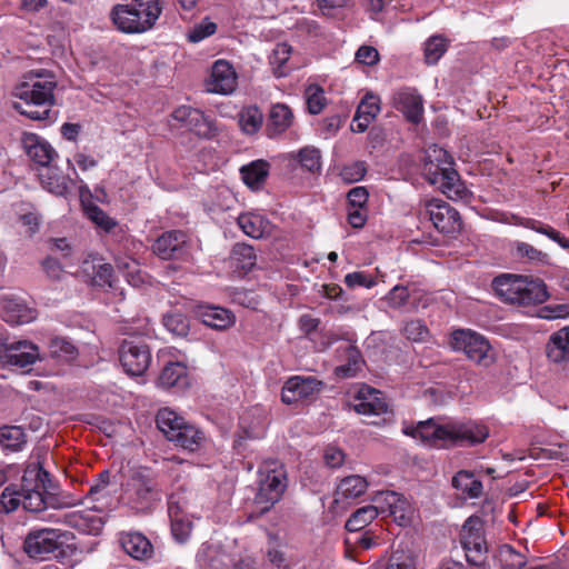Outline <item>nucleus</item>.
I'll return each instance as SVG.
<instances>
[{"label":"nucleus","mask_w":569,"mask_h":569,"mask_svg":"<svg viewBox=\"0 0 569 569\" xmlns=\"http://www.w3.org/2000/svg\"><path fill=\"white\" fill-rule=\"evenodd\" d=\"M56 489L49 472L39 462H31L23 471L20 486L9 485L4 488L0 497V508L7 513L16 511L20 506L29 512H41L48 507L61 509L79 503L71 496L57 497Z\"/></svg>","instance_id":"obj_1"},{"label":"nucleus","mask_w":569,"mask_h":569,"mask_svg":"<svg viewBox=\"0 0 569 569\" xmlns=\"http://www.w3.org/2000/svg\"><path fill=\"white\" fill-rule=\"evenodd\" d=\"M56 76L49 70H31L14 87L13 96L19 100L13 107L21 114L37 121H54Z\"/></svg>","instance_id":"obj_2"},{"label":"nucleus","mask_w":569,"mask_h":569,"mask_svg":"<svg viewBox=\"0 0 569 569\" xmlns=\"http://www.w3.org/2000/svg\"><path fill=\"white\" fill-rule=\"evenodd\" d=\"M403 433L436 447L449 445L473 446L483 442L489 436L488 428L477 422L438 423L433 418L420 421L417 426L405 427Z\"/></svg>","instance_id":"obj_3"},{"label":"nucleus","mask_w":569,"mask_h":569,"mask_svg":"<svg viewBox=\"0 0 569 569\" xmlns=\"http://www.w3.org/2000/svg\"><path fill=\"white\" fill-rule=\"evenodd\" d=\"M497 297L513 306H535L543 303L548 297L546 283L532 276L501 273L492 280Z\"/></svg>","instance_id":"obj_4"},{"label":"nucleus","mask_w":569,"mask_h":569,"mask_svg":"<svg viewBox=\"0 0 569 569\" xmlns=\"http://www.w3.org/2000/svg\"><path fill=\"white\" fill-rule=\"evenodd\" d=\"M423 173L427 180L431 184L438 186L441 192L449 199L463 200L468 198L469 191L453 168L452 158L445 149L436 146L429 148Z\"/></svg>","instance_id":"obj_5"},{"label":"nucleus","mask_w":569,"mask_h":569,"mask_svg":"<svg viewBox=\"0 0 569 569\" xmlns=\"http://www.w3.org/2000/svg\"><path fill=\"white\" fill-rule=\"evenodd\" d=\"M160 13V0H124L113 7L111 19L123 33H142L154 26Z\"/></svg>","instance_id":"obj_6"},{"label":"nucleus","mask_w":569,"mask_h":569,"mask_svg":"<svg viewBox=\"0 0 569 569\" xmlns=\"http://www.w3.org/2000/svg\"><path fill=\"white\" fill-rule=\"evenodd\" d=\"M455 351L463 352L470 361L489 367L495 362V353L488 339L471 329L455 330L449 340Z\"/></svg>","instance_id":"obj_7"},{"label":"nucleus","mask_w":569,"mask_h":569,"mask_svg":"<svg viewBox=\"0 0 569 569\" xmlns=\"http://www.w3.org/2000/svg\"><path fill=\"white\" fill-rule=\"evenodd\" d=\"M69 533L58 529L43 528L31 530L23 542V550L33 559L44 560L50 555L60 557Z\"/></svg>","instance_id":"obj_8"},{"label":"nucleus","mask_w":569,"mask_h":569,"mask_svg":"<svg viewBox=\"0 0 569 569\" xmlns=\"http://www.w3.org/2000/svg\"><path fill=\"white\" fill-rule=\"evenodd\" d=\"M418 214L421 220L432 222L433 227L445 234H453L461 228L459 212L441 199L425 200L419 206Z\"/></svg>","instance_id":"obj_9"},{"label":"nucleus","mask_w":569,"mask_h":569,"mask_svg":"<svg viewBox=\"0 0 569 569\" xmlns=\"http://www.w3.org/2000/svg\"><path fill=\"white\" fill-rule=\"evenodd\" d=\"M353 409L363 416L376 417L369 423L380 426L390 423L393 420V412L389 407L383 393L369 386L359 389L353 402Z\"/></svg>","instance_id":"obj_10"},{"label":"nucleus","mask_w":569,"mask_h":569,"mask_svg":"<svg viewBox=\"0 0 569 569\" xmlns=\"http://www.w3.org/2000/svg\"><path fill=\"white\" fill-rule=\"evenodd\" d=\"M461 545L469 563L481 566L486 561L488 547L480 518L470 517L466 520L461 529Z\"/></svg>","instance_id":"obj_11"},{"label":"nucleus","mask_w":569,"mask_h":569,"mask_svg":"<svg viewBox=\"0 0 569 569\" xmlns=\"http://www.w3.org/2000/svg\"><path fill=\"white\" fill-rule=\"evenodd\" d=\"M284 489L286 476L282 470L260 471L259 489L254 498L259 513H264L278 502Z\"/></svg>","instance_id":"obj_12"},{"label":"nucleus","mask_w":569,"mask_h":569,"mask_svg":"<svg viewBox=\"0 0 569 569\" xmlns=\"http://www.w3.org/2000/svg\"><path fill=\"white\" fill-rule=\"evenodd\" d=\"M119 360L127 375L140 377L151 363V351L142 341L126 339L119 348Z\"/></svg>","instance_id":"obj_13"},{"label":"nucleus","mask_w":569,"mask_h":569,"mask_svg":"<svg viewBox=\"0 0 569 569\" xmlns=\"http://www.w3.org/2000/svg\"><path fill=\"white\" fill-rule=\"evenodd\" d=\"M159 500L154 483L144 477H133L126 489L123 501L134 512H147Z\"/></svg>","instance_id":"obj_14"},{"label":"nucleus","mask_w":569,"mask_h":569,"mask_svg":"<svg viewBox=\"0 0 569 569\" xmlns=\"http://www.w3.org/2000/svg\"><path fill=\"white\" fill-rule=\"evenodd\" d=\"M191 244L181 230H170L159 236L152 244L156 256L162 260H182L190 256Z\"/></svg>","instance_id":"obj_15"},{"label":"nucleus","mask_w":569,"mask_h":569,"mask_svg":"<svg viewBox=\"0 0 569 569\" xmlns=\"http://www.w3.org/2000/svg\"><path fill=\"white\" fill-rule=\"evenodd\" d=\"M172 118L201 138H212L217 132L214 121L200 109L190 106H180L174 109Z\"/></svg>","instance_id":"obj_16"},{"label":"nucleus","mask_w":569,"mask_h":569,"mask_svg":"<svg viewBox=\"0 0 569 569\" xmlns=\"http://www.w3.org/2000/svg\"><path fill=\"white\" fill-rule=\"evenodd\" d=\"M321 388L322 382L313 376H293L284 382L281 400L287 405L311 400L320 392Z\"/></svg>","instance_id":"obj_17"},{"label":"nucleus","mask_w":569,"mask_h":569,"mask_svg":"<svg viewBox=\"0 0 569 569\" xmlns=\"http://www.w3.org/2000/svg\"><path fill=\"white\" fill-rule=\"evenodd\" d=\"M237 86L238 74L233 66L224 59L214 61L210 76L204 81L206 90L210 93L228 96L237 89Z\"/></svg>","instance_id":"obj_18"},{"label":"nucleus","mask_w":569,"mask_h":569,"mask_svg":"<svg viewBox=\"0 0 569 569\" xmlns=\"http://www.w3.org/2000/svg\"><path fill=\"white\" fill-rule=\"evenodd\" d=\"M39 348L28 341L18 340L7 343L1 363L3 366L17 367L26 369L39 359Z\"/></svg>","instance_id":"obj_19"},{"label":"nucleus","mask_w":569,"mask_h":569,"mask_svg":"<svg viewBox=\"0 0 569 569\" xmlns=\"http://www.w3.org/2000/svg\"><path fill=\"white\" fill-rule=\"evenodd\" d=\"M392 106L412 123H418L422 119L423 100L415 89L403 88L396 91L392 96Z\"/></svg>","instance_id":"obj_20"},{"label":"nucleus","mask_w":569,"mask_h":569,"mask_svg":"<svg viewBox=\"0 0 569 569\" xmlns=\"http://www.w3.org/2000/svg\"><path fill=\"white\" fill-rule=\"evenodd\" d=\"M377 499L382 503L378 507L379 512H388L400 526H406L410 522L412 508L402 495L395 491H385Z\"/></svg>","instance_id":"obj_21"},{"label":"nucleus","mask_w":569,"mask_h":569,"mask_svg":"<svg viewBox=\"0 0 569 569\" xmlns=\"http://www.w3.org/2000/svg\"><path fill=\"white\" fill-rule=\"evenodd\" d=\"M22 144L30 160L43 169L49 167L58 157L54 148L44 138L36 133H26L22 138Z\"/></svg>","instance_id":"obj_22"},{"label":"nucleus","mask_w":569,"mask_h":569,"mask_svg":"<svg viewBox=\"0 0 569 569\" xmlns=\"http://www.w3.org/2000/svg\"><path fill=\"white\" fill-rule=\"evenodd\" d=\"M197 562L201 569H226L232 558L220 543L204 542L198 550Z\"/></svg>","instance_id":"obj_23"},{"label":"nucleus","mask_w":569,"mask_h":569,"mask_svg":"<svg viewBox=\"0 0 569 569\" xmlns=\"http://www.w3.org/2000/svg\"><path fill=\"white\" fill-rule=\"evenodd\" d=\"M158 383L160 387L173 392H182L190 386L187 366L180 361L169 362L162 369Z\"/></svg>","instance_id":"obj_24"},{"label":"nucleus","mask_w":569,"mask_h":569,"mask_svg":"<svg viewBox=\"0 0 569 569\" xmlns=\"http://www.w3.org/2000/svg\"><path fill=\"white\" fill-rule=\"evenodd\" d=\"M295 116L289 106L284 103H274L271 106L266 132L269 138H276L284 133L293 123Z\"/></svg>","instance_id":"obj_25"},{"label":"nucleus","mask_w":569,"mask_h":569,"mask_svg":"<svg viewBox=\"0 0 569 569\" xmlns=\"http://www.w3.org/2000/svg\"><path fill=\"white\" fill-rule=\"evenodd\" d=\"M120 542L123 550L136 560H148L153 555L152 543L141 532H122Z\"/></svg>","instance_id":"obj_26"},{"label":"nucleus","mask_w":569,"mask_h":569,"mask_svg":"<svg viewBox=\"0 0 569 569\" xmlns=\"http://www.w3.org/2000/svg\"><path fill=\"white\" fill-rule=\"evenodd\" d=\"M168 515L171 521V533L176 541L184 542L192 531V522L189 517L182 512L174 495H171L168 502Z\"/></svg>","instance_id":"obj_27"},{"label":"nucleus","mask_w":569,"mask_h":569,"mask_svg":"<svg viewBox=\"0 0 569 569\" xmlns=\"http://www.w3.org/2000/svg\"><path fill=\"white\" fill-rule=\"evenodd\" d=\"M39 178L43 188L57 196H67L76 186L73 179L64 176L51 164L39 173Z\"/></svg>","instance_id":"obj_28"},{"label":"nucleus","mask_w":569,"mask_h":569,"mask_svg":"<svg viewBox=\"0 0 569 569\" xmlns=\"http://www.w3.org/2000/svg\"><path fill=\"white\" fill-rule=\"evenodd\" d=\"M379 98L372 93H367L360 101L355 118L352 120V130L363 132L369 127L370 122L380 112Z\"/></svg>","instance_id":"obj_29"},{"label":"nucleus","mask_w":569,"mask_h":569,"mask_svg":"<svg viewBox=\"0 0 569 569\" xmlns=\"http://www.w3.org/2000/svg\"><path fill=\"white\" fill-rule=\"evenodd\" d=\"M238 226L250 238L261 239L271 234L273 224L262 214L246 212L238 217Z\"/></svg>","instance_id":"obj_30"},{"label":"nucleus","mask_w":569,"mask_h":569,"mask_svg":"<svg viewBox=\"0 0 569 569\" xmlns=\"http://www.w3.org/2000/svg\"><path fill=\"white\" fill-rule=\"evenodd\" d=\"M197 313L203 325L216 330H226L236 321L234 315L221 307L200 306Z\"/></svg>","instance_id":"obj_31"},{"label":"nucleus","mask_w":569,"mask_h":569,"mask_svg":"<svg viewBox=\"0 0 569 569\" xmlns=\"http://www.w3.org/2000/svg\"><path fill=\"white\" fill-rule=\"evenodd\" d=\"M3 306L2 318L11 325L29 323L36 319V311L29 308L21 299L9 298Z\"/></svg>","instance_id":"obj_32"},{"label":"nucleus","mask_w":569,"mask_h":569,"mask_svg":"<svg viewBox=\"0 0 569 569\" xmlns=\"http://www.w3.org/2000/svg\"><path fill=\"white\" fill-rule=\"evenodd\" d=\"M547 356L552 362L569 361V326L551 335L547 345Z\"/></svg>","instance_id":"obj_33"},{"label":"nucleus","mask_w":569,"mask_h":569,"mask_svg":"<svg viewBox=\"0 0 569 569\" xmlns=\"http://www.w3.org/2000/svg\"><path fill=\"white\" fill-rule=\"evenodd\" d=\"M270 164L262 159L254 160L243 166L240 173L243 182L252 190L261 188L269 174Z\"/></svg>","instance_id":"obj_34"},{"label":"nucleus","mask_w":569,"mask_h":569,"mask_svg":"<svg viewBox=\"0 0 569 569\" xmlns=\"http://www.w3.org/2000/svg\"><path fill=\"white\" fill-rule=\"evenodd\" d=\"M203 440V433L194 425L183 421L181 429L177 433H173L169 441L176 446L181 447L190 451L199 449Z\"/></svg>","instance_id":"obj_35"},{"label":"nucleus","mask_w":569,"mask_h":569,"mask_svg":"<svg viewBox=\"0 0 569 569\" xmlns=\"http://www.w3.org/2000/svg\"><path fill=\"white\" fill-rule=\"evenodd\" d=\"M184 418L169 408H162L158 411L156 422L158 429L169 440L173 433H177L183 425Z\"/></svg>","instance_id":"obj_36"},{"label":"nucleus","mask_w":569,"mask_h":569,"mask_svg":"<svg viewBox=\"0 0 569 569\" xmlns=\"http://www.w3.org/2000/svg\"><path fill=\"white\" fill-rule=\"evenodd\" d=\"M452 486L468 498H479L482 493V483L470 471L461 470L452 478Z\"/></svg>","instance_id":"obj_37"},{"label":"nucleus","mask_w":569,"mask_h":569,"mask_svg":"<svg viewBox=\"0 0 569 569\" xmlns=\"http://www.w3.org/2000/svg\"><path fill=\"white\" fill-rule=\"evenodd\" d=\"M368 482L361 476H348L343 478L338 488L337 496L343 499H355L366 492Z\"/></svg>","instance_id":"obj_38"},{"label":"nucleus","mask_w":569,"mask_h":569,"mask_svg":"<svg viewBox=\"0 0 569 569\" xmlns=\"http://www.w3.org/2000/svg\"><path fill=\"white\" fill-rule=\"evenodd\" d=\"M26 435L21 427L3 426L0 428V446L4 450L19 451L26 445Z\"/></svg>","instance_id":"obj_39"},{"label":"nucleus","mask_w":569,"mask_h":569,"mask_svg":"<svg viewBox=\"0 0 569 569\" xmlns=\"http://www.w3.org/2000/svg\"><path fill=\"white\" fill-rule=\"evenodd\" d=\"M379 515L377 506H365L356 510L346 522V529L350 532H358L368 526Z\"/></svg>","instance_id":"obj_40"},{"label":"nucleus","mask_w":569,"mask_h":569,"mask_svg":"<svg viewBox=\"0 0 569 569\" xmlns=\"http://www.w3.org/2000/svg\"><path fill=\"white\" fill-rule=\"evenodd\" d=\"M263 123V113L257 106H249L239 112V126L247 134H253L260 130Z\"/></svg>","instance_id":"obj_41"},{"label":"nucleus","mask_w":569,"mask_h":569,"mask_svg":"<svg viewBox=\"0 0 569 569\" xmlns=\"http://www.w3.org/2000/svg\"><path fill=\"white\" fill-rule=\"evenodd\" d=\"M50 356L59 361H73L79 351L77 347L66 338L56 337L49 343Z\"/></svg>","instance_id":"obj_42"},{"label":"nucleus","mask_w":569,"mask_h":569,"mask_svg":"<svg viewBox=\"0 0 569 569\" xmlns=\"http://www.w3.org/2000/svg\"><path fill=\"white\" fill-rule=\"evenodd\" d=\"M518 223L527 229L547 236L548 238L557 242L561 248L569 251V239L563 237L559 231H557L549 224L542 223L541 221L535 219H521Z\"/></svg>","instance_id":"obj_43"},{"label":"nucleus","mask_w":569,"mask_h":569,"mask_svg":"<svg viewBox=\"0 0 569 569\" xmlns=\"http://www.w3.org/2000/svg\"><path fill=\"white\" fill-rule=\"evenodd\" d=\"M291 47L286 42L277 43L273 48L269 62L276 77H284L288 73L287 62L291 56Z\"/></svg>","instance_id":"obj_44"},{"label":"nucleus","mask_w":569,"mask_h":569,"mask_svg":"<svg viewBox=\"0 0 569 569\" xmlns=\"http://www.w3.org/2000/svg\"><path fill=\"white\" fill-rule=\"evenodd\" d=\"M231 260L237 269L247 272L256 264L254 249L246 243H237L232 249Z\"/></svg>","instance_id":"obj_45"},{"label":"nucleus","mask_w":569,"mask_h":569,"mask_svg":"<svg viewBox=\"0 0 569 569\" xmlns=\"http://www.w3.org/2000/svg\"><path fill=\"white\" fill-rule=\"evenodd\" d=\"M17 214L26 227V233L32 236L39 230L40 217L31 204L21 202L17 208Z\"/></svg>","instance_id":"obj_46"},{"label":"nucleus","mask_w":569,"mask_h":569,"mask_svg":"<svg viewBox=\"0 0 569 569\" xmlns=\"http://www.w3.org/2000/svg\"><path fill=\"white\" fill-rule=\"evenodd\" d=\"M163 326L172 335L178 337H184L188 335L190 323L188 318L180 312H169L163 316Z\"/></svg>","instance_id":"obj_47"},{"label":"nucleus","mask_w":569,"mask_h":569,"mask_svg":"<svg viewBox=\"0 0 569 569\" xmlns=\"http://www.w3.org/2000/svg\"><path fill=\"white\" fill-rule=\"evenodd\" d=\"M362 366V360L359 351L356 348L348 349V362L341 366H338L335 370V373L339 378H351L356 377L358 371H360Z\"/></svg>","instance_id":"obj_48"},{"label":"nucleus","mask_w":569,"mask_h":569,"mask_svg":"<svg viewBox=\"0 0 569 569\" xmlns=\"http://www.w3.org/2000/svg\"><path fill=\"white\" fill-rule=\"evenodd\" d=\"M447 51L446 39L440 36L429 38L425 43V59L428 64H435Z\"/></svg>","instance_id":"obj_49"},{"label":"nucleus","mask_w":569,"mask_h":569,"mask_svg":"<svg viewBox=\"0 0 569 569\" xmlns=\"http://www.w3.org/2000/svg\"><path fill=\"white\" fill-rule=\"evenodd\" d=\"M87 217L98 227L109 232L116 227V221L94 203L84 207Z\"/></svg>","instance_id":"obj_50"},{"label":"nucleus","mask_w":569,"mask_h":569,"mask_svg":"<svg viewBox=\"0 0 569 569\" xmlns=\"http://www.w3.org/2000/svg\"><path fill=\"white\" fill-rule=\"evenodd\" d=\"M300 164L308 171L315 172L321 168V154L319 149L315 147H305L297 153Z\"/></svg>","instance_id":"obj_51"},{"label":"nucleus","mask_w":569,"mask_h":569,"mask_svg":"<svg viewBox=\"0 0 569 569\" xmlns=\"http://www.w3.org/2000/svg\"><path fill=\"white\" fill-rule=\"evenodd\" d=\"M500 559L509 569H522L527 565V558L510 545H503L500 549Z\"/></svg>","instance_id":"obj_52"},{"label":"nucleus","mask_w":569,"mask_h":569,"mask_svg":"<svg viewBox=\"0 0 569 569\" xmlns=\"http://www.w3.org/2000/svg\"><path fill=\"white\" fill-rule=\"evenodd\" d=\"M216 31L217 24L209 18H204L189 31L187 38L190 42L197 43L214 34Z\"/></svg>","instance_id":"obj_53"},{"label":"nucleus","mask_w":569,"mask_h":569,"mask_svg":"<svg viewBox=\"0 0 569 569\" xmlns=\"http://www.w3.org/2000/svg\"><path fill=\"white\" fill-rule=\"evenodd\" d=\"M386 569H416V559L412 553L398 549L392 552Z\"/></svg>","instance_id":"obj_54"},{"label":"nucleus","mask_w":569,"mask_h":569,"mask_svg":"<svg viewBox=\"0 0 569 569\" xmlns=\"http://www.w3.org/2000/svg\"><path fill=\"white\" fill-rule=\"evenodd\" d=\"M138 263L133 259L124 258L117 260V268L124 273L128 282L132 286H138L142 282L141 274L137 269Z\"/></svg>","instance_id":"obj_55"},{"label":"nucleus","mask_w":569,"mask_h":569,"mask_svg":"<svg viewBox=\"0 0 569 569\" xmlns=\"http://www.w3.org/2000/svg\"><path fill=\"white\" fill-rule=\"evenodd\" d=\"M405 336L411 341H423L428 335V328L421 320H410L405 325Z\"/></svg>","instance_id":"obj_56"},{"label":"nucleus","mask_w":569,"mask_h":569,"mask_svg":"<svg viewBox=\"0 0 569 569\" xmlns=\"http://www.w3.org/2000/svg\"><path fill=\"white\" fill-rule=\"evenodd\" d=\"M93 282L98 286H113V268L109 263L93 264Z\"/></svg>","instance_id":"obj_57"},{"label":"nucleus","mask_w":569,"mask_h":569,"mask_svg":"<svg viewBox=\"0 0 569 569\" xmlns=\"http://www.w3.org/2000/svg\"><path fill=\"white\" fill-rule=\"evenodd\" d=\"M351 0H315L320 13L328 18L336 17L337 10L349 7Z\"/></svg>","instance_id":"obj_58"},{"label":"nucleus","mask_w":569,"mask_h":569,"mask_svg":"<svg viewBox=\"0 0 569 569\" xmlns=\"http://www.w3.org/2000/svg\"><path fill=\"white\" fill-rule=\"evenodd\" d=\"M326 103L325 92L320 88H310L307 91V108L310 113L318 114L322 111Z\"/></svg>","instance_id":"obj_59"},{"label":"nucleus","mask_w":569,"mask_h":569,"mask_svg":"<svg viewBox=\"0 0 569 569\" xmlns=\"http://www.w3.org/2000/svg\"><path fill=\"white\" fill-rule=\"evenodd\" d=\"M110 482V472L108 470H103L99 473L98 479L94 485H92L88 491L87 497L91 500H100V498L106 497V489Z\"/></svg>","instance_id":"obj_60"},{"label":"nucleus","mask_w":569,"mask_h":569,"mask_svg":"<svg viewBox=\"0 0 569 569\" xmlns=\"http://www.w3.org/2000/svg\"><path fill=\"white\" fill-rule=\"evenodd\" d=\"M345 283L348 288L365 287L371 288L375 286V280L367 276L365 272L356 271L345 276Z\"/></svg>","instance_id":"obj_61"},{"label":"nucleus","mask_w":569,"mask_h":569,"mask_svg":"<svg viewBox=\"0 0 569 569\" xmlns=\"http://www.w3.org/2000/svg\"><path fill=\"white\" fill-rule=\"evenodd\" d=\"M356 61L365 66H373L379 61V52L371 46H361L356 52Z\"/></svg>","instance_id":"obj_62"},{"label":"nucleus","mask_w":569,"mask_h":569,"mask_svg":"<svg viewBox=\"0 0 569 569\" xmlns=\"http://www.w3.org/2000/svg\"><path fill=\"white\" fill-rule=\"evenodd\" d=\"M409 298V291L408 288L396 286L390 290L388 293V303L392 308H400L402 307Z\"/></svg>","instance_id":"obj_63"},{"label":"nucleus","mask_w":569,"mask_h":569,"mask_svg":"<svg viewBox=\"0 0 569 569\" xmlns=\"http://www.w3.org/2000/svg\"><path fill=\"white\" fill-rule=\"evenodd\" d=\"M365 174L366 167L363 162H356L350 166H346L341 171L342 178L349 182L359 181L365 177Z\"/></svg>","instance_id":"obj_64"}]
</instances>
